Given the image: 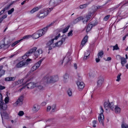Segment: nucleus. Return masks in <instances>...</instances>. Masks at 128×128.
<instances>
[{
	"instance_id": "1",
	"label": "nucleus",
	"mask_w": 128,
	"mask_h": 128,
	"mask_svg": "<svg viewBox=\"0 0 128 128\" xmlns=\"http://www.w3.org/2000/svg\"><path fill=\"white\" fill-rule=\"evenodd\" d=\"M44 78L45 80V82L47 83H54L57 81L58 80L57 76H45Z\"/></svg>"
},
{
	"instance_id": "2",
	"label": "nucleus",
	"mask_w": 128,
	"mask_h": 128,
	"mask_svg": "<svg viewBox=\"0 0 128 128\" xmlns=\"http://www.w3.org/2000/svg\"><path fill=\"white\" fill-rule=\"evenodd\" d=\"M31 60V59L28 58L26 61H21L16 64L15 67L16 68H19L26 66L30 63V62Z\"/></svg>"
},
{
	"instance_id": "3",
	"label": "nucleus",
	"mask_w": 128,
	"mask_h": 128,
	"mask_svg": "<svg viewBox=\"0 0 128 128\" xmlns=\"http://www.w3.org/2000/svg\"><path fill=\"white\" fill-rule=\"evenodd\" d=\"M63 0H50L49 2V5L52 7H54L60 4L62 2Z\"/></svg>"
},
{
	"instance_id": "4",
	"label": "nucleus",
	"mask_w": 128,
	"mask_h": 128,
	"mask_svg": "<svg viewBox=\"0 0 128 128\" xmlns=\"http://www.w3.org/2000/svg\"><path fill=\"white\" fill-rule=\"evenodd\" d=\"M100 108L101 109V113L100 114V116L98 117V120L100 123L102 124H103V121L104 119V116L103 114L104 110L101 106H100Z\"/></svg>"
},
{
	"instance_id": "5",
	"label": "nucleus",
	"mask_w": 128,
	"mask_h": 128,
	"mask_svg": "<svg viewBox=\"0 0 128 128\" xmlns=\"http://www.w3.org/2000/svg\"><path fill=\"white\" fill-rule=\"evenodd\" d=\"M23 100V96H21L14 104V106H21L22 104Z\"/></svg>"
},
{
	"instance_id": "6",
	"label": "nucleus",
	"mask_w": 128,
	"mask_h": 128,
	"mask_svg": "<svg viewBox=\"0 0 128 128\" xmlns=\"http://www.w3.org/2000/svg\"><path fill=\"white\" fill-rule=\"evenodd\" d=\"M25 86H26V87L28 89H32L35 87L37 86L36 84L33 82H30L28 84H27Z\"/></svg>"
},
{
	"instance_id": "7",
	"label": "nucleus",
	"mask_w": 128,
	"mask_h": 128,
	"mask_svg": "<svg viewBox=\"0 0 128 128\" xmlns=\"http://www.w3.org/2000/svg\"><path fill=\"white\" fill-rule=\"evenodd\" d=\"M93 21L92 23H90L88 25L86 31L87 32H88L91 29L92 26H94L97 24V22H96Z\"/></svg>"
},
{
	"instance_id": "8",
	"label": "nucleus",
	"mask_w": 128,
	"mask_h": 128,
	"mask_svg": "<svg viewBox=\"0 0 128 128\" xmlns=\"http://www.w3.org/2000/svg\"><path fill=\"white\" fill-rule=\"evenodd\" d=\"M76 84L80 90H82L85 86V85L84 82L80 80L76 82Z\"/></svg>"
},
{
	"instance_id": "9",
	"label": "nucleus",
	"mask_w": 128,
	"mask_h": 128,
	"mask_svg": "<svg viewBox=\"0 0 128 128\" xmlns=\"http://www.w3.org/2000/svg\"><path fill=\"white\" fill-rule=\"evenodd\" d=\"M52 9V8H44L42 10V12H43V14L46 16L51 12Z\"/></svg>"
},
{
	"instance_id": "10",
	"label": "nucleus",
	"mask_w": 128,
	"mask_h": 128,
	"mask_svg": "<svg viewBox=\"0 0 128 128\" xmlns=\"http://www.w3.org/2000/svg\"><path fill=\"white\" fill-rule=\"evenodd\" d=\"M104 82V78L101 76H100L98 78V80L97 82L98 86L99 87H100L102 85Z\"/></svg>"
},
{
	"instance_id": "11",
	"label": "nucleus",
	"mask_w": 128,
	"mask_h": 128,
	"mask_svg": "<svg viewBox=\"0 0 128 128\" xmlns=\"http://www.w3.org/2000/svg\"><path fill=\"white\" fill-rule=\"evenodd\" d=\"M46 28H44L38 31V32L40 37L43 35L46 32Z\"/></svg>"
},
{
	"instance_id": "12",
	"label": "nucleus",
	"mask_w": 128,
	"mask_h": 128,
	"mask_svg": "<svg viewBox=\"0 0 128 128\" xmlns=\"http://www.w3.org/2000/svg\"><path fill=\"white\" fill-rule=\"evenodd\" d=\"M36 49L33 52L34 56H35V57L36 58H37L38 56H39L40 54H42V50L38 49L36 50Z\"/></svg>"
},
{
	"instance_id": "13",
	"label": "nucleus",
	"mask_w": 128,
	"mask_h": 128,
	"mask_svg": "<svg viewBox=\"0 0 128 128\" xmlns=\"http://www.w3.org/2000/svg\"><path fill=\"white\" fill-rule=\"evenodd\" d=\"M40 108V106L38 104H35L33 106L32 110L33 112H36L39 110Z\"/></svg>"
},
{
	"instance_id": "14",
	"label": "nucleus",
	"mask_w": 128,
	"mask_h": 128,
	"mask_svg": "<svg viewBox=\"0 0 128 128\" xmlns=\"http://www.w3.org/2000/svg\"><path fill=\"white\" fill-rule=\"evenodd\" d=\"M7 104L5 103L3 101L1 102H0V107L1 110H6L7 107Z\"/></svg>"
},
{
	"instance_id": "15",
	"label": "nucleus",
	"mask_w": 128,
	"mask_h": 128,
	"mask_svg": "<svg viewBox=\"0 0 128 128\" xmlns=\"http://www.w3.org/2000/svg\"><path fill=\"white\" fill-rule=\"evenodd\" d=\"M36 48H37L36 47L33 48L32 49H30L29 51L27 52L25 54L28 57L31 54L33 53V52L34 51Z\"/></svg>"
},
{
	"instance_id": "16",
	"label": "nucleus",
	"mask_w": 128,
	"mask_h": 128,
	"mask_svg": "<svg viewBox=\"0 0 128 128\" xmlns=\"http://www.w3.org/2000/svg\"><path fill=\"white\" fill-rule=\"evenodd\" d=\"M3 43L2 44H0V49L4 48H8L9 46V45L8 44H5V38L2 40Z\"/></svg>"
},
{
	"instance_id": "17",
	"label": "nucleus",
	"mask_w": 128,
	"mask_h": 128,
	"mask_svg": "<svg viewBox=\"0 0 128 128\" xmlns=\"http://www.w3.org/2000/svg\"><path fill=\"white\" fill-rule=\"evenodd\" d=\"M88 38V36H85L84 37L82 42L80 46H81L82 47L83 46L87 41Z\"/></svg>"
},
{
	"instance_id": "18",
	"label": "nucleus",
	"mask_w": 128,
	"mask_h": 128,
	"mask_svg": "<svg viewBox=\"0 0 128 128\" xmlns=\"http://www.w3.org/2000/svg\"><path fill=\"white\" fill-rule=\"evenodd\" d=\"M62 42L60 40L57 42H56L55 44H53L52 45V47L53 48H55L56 47H60L62 44Z\"/></svg>"
},
{
	"instance_id": "19",
	"label": "nucleus",
	"mask_w": 128,
	"mask_h": 128,
	"mask_svg": "<svg viewBox=\"0 0 128 128\" xmlns=\"http://www.w3.org/2000/svg\"><path fill=\"white\" fill-rule=\"evenodd\" d=\"M42 10H41L40 12L37 15V17H38L39 18H44L45 17L43 12H42Z\"/></svg>"
},
{
	"instance_id": "20",
	"label": "nucleus",
	"mask_w": 128,
	"mask_h": 128,
	"mask_svg": "<svg viewBox=\"0 0 128 128\" xmlns=\"http://www.w3.org/2000/svg\"><path fill=\"white\" fill-rule=\"evenodd\" d=\"M0 114L2 118L3 117H8V114L5 112L1 111L0 112Z\"/></svg>"
},
{
	"instance_id": "21",
	"label": "nucleus",
	"mask_w": 128,
	"mask_h": 128,
	"mask_svg": "<svg viewBox=\"0 0 128 128\" xmlns=\"http://www.w3.org/2000/svg\"><path fill=\"white\" fill-rule=\"evenodd\" d=\"M69 79V76L67 74H65L64 76V81L66 82L68 81Z\"/></svg>"
},
{
	"instance_id": "22",
	"label": "nucleus",
	"mask_w": 128,
	"mask_h": 128,
	"mask_svg": "<svg viewBox=\"0 0 128 128\" xmlns=\"http://www.w3.org/2000/svg\"><path fill=\"white\" fill-rule=\"evenodd\" d=\"M127 62L126 59L124 57H122L121 59V64L122 66H124L125 64H126Z\"/></svg>"
},
{
	"instance_id": "23",
	"label": "nucleus",
	"mask_w": 128,
	"mask_h": 128,
	"mask_svg": "<svg viewBox=\"0 0 128 128\" xmlns=\"http://www.w3.org/2000/svg\"><path fill=\"white\" fill-rule=\"evenodd\" d=\"M104 105L106 110H109V103L108 104V102H104Z\"/></svg>"
},
{
	"instance_id": "24",
	"label": "nucleus",
	"mask_w": 128,
	"mask_h": 128,
	"mask_svg": "<svg viewBox=\"0 0 128 128\" xmlns=\"http://www.w3.org/2000/svg\"><path fill=\"white\" fill-rule=\"evenodd\" d=\"M4 80L6 81H11L15 80V78L14 77H8L5 78Z\"/></svg>"
},
{
	"instance_id": "25",
	"label": "nucleus",
	"mask_w": 128,
	"mask_h": 128,
	"mask_svg": "<svg viewBox=\"0 0 128 128\" xmlns=\"http://www.w3.org/2000/svg\"><path fill=\"white\" fill-rule=\"evenodd\" d=\"M90 3H86L85 4H84L82 5H80L79 6V8L80 9H83L84 8H86L90 4Z\"/></svg>"
},
{
	"instance_id": "26",
	"label": "nucleus",
	"mask_w": 128,
	"mask_h": 128,
	"mask_svg": "<svg viewBox=\"0 0 128 128\" xmlns=\"http://www.w3.org/2000/svg\"><path fill=\"white\" fill-rule=\"evenodd\" d=\"M42 60H40L37 63L35 64L34 66L37 69L40 66V65L42 61Z\"/></svg>"
},
{
	"instance_id": "27",
	"label": "nucleus",
	"mask_w": 128,
	"mask_h": 128,
	"mask_svg": "<svg viewBox=\"0 0 128 128\" xmlns=\"http://www.w3.org/2000/svg\"><path fill=\"white\" fill-rule=\"evenodd\" d=\"M32 38L34 39H36L40 37L39 35L37 32L34 34L32 36Z\"/></svg>"
},
{
	"instance_id": "28",
	"label": "nucleus",
	"mask_w": 128,
	"mask_h": 128,
	"mask_svg": "<svg viewBox=\"0 0 128 128\" xmlns=\"http://www.w3.org/2000/svg\"><path fill=\"white\" fill-rule=\"evenodd\" d=\"M114 111L116 113H119L120 112V109L118 106H116L115 108Z\"/></svg>"
},
{
	"instance_id": "29",
	"label": "nucleus",
	"mask_w": 128,
	"mask_h": 128,
	"mask_svg": "<svg viewBox=\"0 0 128 128\" xmlns=\"http://www.w3.org/2000/svg\"><path fill=\"white\" fill-rule=\"evenodd\" d=\"M109 107L111 110H113L115 109V106L113 103L111 102V103H109Z\"/></svg>"
},
{
	"instance_id": "30",
	"label": "nucleus",
	"mask_w": 128,
	"mask_h": 128,
	"mask_svg": "<svg viewBox=\"0 0 128 128\" xmlns=\"http://www.w3.org/2000/svg\"><path fill=\"white\" fill-rule=\"evenodd\" d=\"M122 128H128V125L124 122H123L121 124Z\"/></svg>"
},
{
	"instance_id": "31",
	"label": "nucleus",
	"mask_w": 128,
	"mask_h": 128,
	"mask_svg": "<svg viewBox=\"0 0 128 128\" xmlns=\"http://www.w3.org/2000/svg\"><path fill=\"white\" fill-rule=\"evenodd\" d=\"M67 94L68 96L70 97L72 96V90L69 88L68 89L67 92Z\"/></svg>"
},
{
	"instance_id": "32",
	"label": "nucleus",
	"mask_w": 128,
	"mask_h": 128,
	"mask_svg": "<svg viewBox=\"0 0 128 128\" xmlns=\"http://www.w3.org/2000/svg\"><path fill=\"white\" fill-rule=\"evenodd\" d=\"M104 54V53L102 51H101L99 52L98 54V57L100 58H102Z\"/></svg>"
},
{
	"instance_id": "33",
	"label": "nucleus",
	"mask_w": 128,
	"mask_h": 128,
	"mask_svg": "<svg viewBox=\"0 0 128 128\" xmlns=\"http://www.w3.org/2000/svg\"><path fill=\"white\" fill-rule=\"evenodd\" d=\"M39 9V8L38 7H35L30 11V12L31 13H33L36 11L38 10Z\"/></svg>"
},
{
	"instance_id": "34",
	"label": "nucleus",
	"mask_w": 128,
	"mask_h": 128,
	"mask_svg": "<svg viewBox=\"0 0 128 128\" xmlns=\"http://www.w3.org/2000/svg\"><path fill=\"white\" fill-rule=\"evenodd\" d=\"M70 26H68L66 28L64 29L62 31V32L63 33H64L66 32L68 30L69 28L70 27Z\"/></svg>"
},
{
	"instance_id": "35",
	"label": "nucleus",
	"mask_w": 128,
	"mask_h": 128,
	"mask_svg": "<svg viewBox=\"0 0 128 128\" xmlns=\"http://www.w3.org/2000/svg\"><path fill=\"white\" fill-rule=\"evenodd\" d=\"M52 108V112H54L56 108V104H54L52 105L51 108Z\"/></svg>"
},
{
	"instance_id": "36",
	"label": "nucleus",
	"mask_w": 128,
	"mask_h": 128,
	"mask_svg": "<svg viewBox=\"0 0 128 128\" xmlns=\"http://www.w3.org/2000/svg\"><path fill=\"white\" fill-rule=\"evenodd\" d=\"M92 15V13L90 12L86 16L85 18L86 19L88 20L90 19V18Z\"/></svg>"
},
{
	"instance_id": "37",
	"label": "nucleus",
	"mask_w": 128,
	"mask_h": 128,
	"mask_svg": "<svg viewBox=\"0 0 128 128\" xmlns=\"http://www.w3.org/2000/svg\"><path fill=\"white\" fill-rule=\"evenodd\" d=\"M121 75V74L120 73H119L117 76V79L116 80V81L117 82H119L121 79L120 77V76Z\"/></svg>"
},
{
	"instance_id": "38",
	"label": "nucleus",
	"mask_w": 128,
	"mask_h": 128,
	"mask_svg": "<svg viewBox=\"0 0 128 128\" xmlns=\"http://www.w3.org/2000/svg\"><path fill=\"white\" fill-rule=\"evenodd\" d=\"M54 39H52L51 40H50L47 43V44L48 46H50L52 45L54 43Z\"/></svg>"
},
{
	"instance_id": "39",
	"label": "nucleus",
	"mask_w": 128,
	"mask_h": 128,
	"mask_svg": "<svg viewBox=\"0 0 128 128\" xmlns=\"http://www.w3.org/2000/svg\"><path fill=\"white\" fill-rule=\"evenodd\" d=\"M22 39H21L20 40L14 42L13 44H12V47L14 46L16 44H18L19 42L20 41H21Z\"/></svg>"
},
{
	"instance_id": "40",
	"label": "nucleus",
	"mask_w": 128,
	"mask_h": 128,
	"mask_svg": "<svg viewBox=\"0 0 128 128\" xmlns=\"http://www.w3.org/2000/svg\"><path fill=\"white\" fill-rule=\"evenodd\" d=\"M62 36L63 38L61 39V40L60 41L62 42L63 43V42H64L66 38V36L65 35H62Z\"/></svg>"
},
{
	"instance_id": "41",
	"label": "nucleus",
	"mask_w": 128,
	"mask_h": 128,
	"mask_svg": "<svg viewBox=\"0 0 128 128\" xmlns=\"http://www.w3.org/2000/svg\"><path fill=\"white\" fill-rule=\"evenodd\" d=\"M113 50H117L119 49V48L118 47V45L116 44L115 46H113Z\"/></svg>"
},
{
	"instance_id": "42",
	"label": "nucleus",
	"mask_w": 128,
	"mask_h": 128,
	"mask_svg": "<svg viewBox=\"0 0 128 128\" xmlns=\"http://www.w3.org/2000/svg\"><path fill=\"white\" fill-rule=\"evenodd\" d=\"M4 101L6 104L8 103L9 100V97L8 96L6 97L4 99Z\"/></svg>"
},
{
	"instance_id": "43",
	"label": "nucleus",
	"mask_w": 128,
	"mask_h": 128,
	"mask_svg": "<svg viewBox=\"0 0 128 128\" xmlns=\"http://www.w3.org/2000/svg\"><path fill=\"white\" fill-rule=\"evenodd\" d=\"M23 81V79H22L21 80H19L18 81H17L16 82V84H21L22 83V82Z\"/></svg>"
},
{
	"instance_id": "44",
	"label": "nucleus",
	"mask_w": 128,
	"mask_h": 128,
	"mask_svg": "<svg viewBox=\"0 0 128 128\" xmlns=\"http://www.w3.org/2000/svg\"><path fill=\"white\" fill-rule=\"evenodd\" d=\"M54 22H53L50 23V24L47 25L46 26V27L45 28H46V30H47L48 29V27L52 26V24H54Z\"/></svg>"
},
{
	"instance_id": "45",
	"label": "nucleus",
	"mask_w": 128,
	"mask_h": 128,
	"mask_svg": "<svg viewBox=\"0 0 128 128\" xmlns=\"http://www.w3.org/2000/svg\"><path fill=\"white\" fill-rule=\"evenodd\" d=\"M14 8H12L10 10H8V14H12V13L14 11Z\"/></svg>"
},
{
	"instance_id": "46",
	"label": "nucleus",
	"mask_w": 128,
	"mask_h": 128,
	"mask_svg": "<svg viewBox=\"0 0 128 128\" xmlns=\"http://www.w3.org/2000/svg\"><path fill=\"white\" fill-rule=\"evenodd\" d=\"M90 52L89 50H87L84 53V55L88 56H90Z\"/></svg>"
},
{
	"instance_id": "47",
	"label": "nucleus",
	"mask_w": 128,
	"mask_h": 128,
	"mask_svg": "<svg viewBox=\"0 0 128 128\" xmlns=\"http://www.w3.org/2000/svg\"><path fill=\"white\" fill-rule=\"evenodd\" d=\"M10 6V4L7 5L5 8L3 10L4 11H5L7 10L9 8Z\"/></svg>"
},
{
	"instance_id": "48",
	"label": "nucleus",
	"mask_w": 128,
	"mask_h": 128,
	"mask_svg": "<svg viewBox=\"0 0 128 128\" xmlns=\"http://www.w3.org/2000/svg\"><path fill=\"white\" fill-rule=\"evenodd\" d=\"M24 114V112L22 111H20L18 114L20 116H22Z\"/></svg>"
},
{
	"instance_id": "49",
	"label": "nucleus",
	"mask_w": 128,
	"mask_h": 128,
	"mask_svg": "<svg viewBox=\"0 0 128 128\" xmlns=\"http://www.w3.org/2000/svg\"><path fill=\"white\" fill-rule=\"evenodd\" d=\"M37 68L34 66L31 68V72H33Z\"/></svg>"
},
{
	"instance_id": "50",
	"label": "nucleus",
	"mask_w": 128,
	"mask_h": 128,
	"mask_svg": "<svg viewBox=\"0 0 128 128\" xmlns=\"http://www.w3.org/2000/svg\"><path fill=\"white\" fill-rule=\"evenodd\" d=\"M116 58L117 60H119L120 59L121 60V59L122 58V57H121L120 55H117L116 56Z\"/></svg>"
},
{
	"instance_id": "51",
	"label": "nucleus",
	"mask_w": 128,
	"mask_h": 128,
	"mask_svg": "<svg viewBox=\"0 0 128 128\" xmlns=\"http://www.w3.org/2000/svg\"><path fill=\"white\" fill-rule=\"evenodd\" d=\"M31 37V36L30 35H28L24 36L23 38L24 39H28Z\"/></svg>"
},
{
	"instance_id": "52",
	"label": "nucleus",
	"mask_w": 128,
	"mask_h": 128,
	"mask_svg": "<svg viewBox=\"0 0 128 128\" xmlns=\"http://www.w3.org/2000/svg\"><path fill=\"white\" fill-rule=\"evenodd\" d=\"M110 17L109 15H107L106 16H105L104 18V20L105 21H106Z\"/></svg>"
},
{
	"instance_id": "53",
	"label": "nucleus",
	"mask_w": 128,
	"mask_h": 128,
	"mask_svg": "<svg viewBox=\"0 0 128 128\" xmlns=\"http://www.w3.org/2000/svg\"><path fill=\"white\" fill-rule=\"evenodd\" d=\"M72 30L70 31L68 34V36H72Z\"/></svg>"
},
{
	"instance_id": "54",
	"label": "nucleus",
	"mask_w": 128,
	"mask_h": 128,
	"mask_svg": "<svg viewBox=\"0 0 128 128\" xmlns=\"http://www.w3.org/2000/svg\"><path fill=\"white\" fill-rule=\"evenodd\" d=\"M89 56H88L84 55V60H86L87 59L89 58Z\"/></svg>"
},
{
	"instance_id": "55",
	"label": "nucleus",
	"mask_w": 128,
	"mask_h": 128,
	"mask_svg": "<svg viewBox=\"0 0 128 128\" xmlns=\"http://www.w3.org/2000/svg\"><path fill=\"white\" fill-rule=\"evenodd\" d=\"M60 34H58V35L56 36L54 38H53V39H54V40H57L58 38L60 36Z\"/></svg>"
},
{
	"instance_id": "56",
	"label": "nucleus",
	"mask_w": 128,
	"mask_h": 128,
	"mask_svg": "<svg viewBox=\"0 0 128 128\" xmlns=\"http://www.w3.org/2000/svg\"><path fill=\"white\" fill-rule=\"evenodd\" d=\"M43 87L42 86H38V88L39 90H42L43 89Z\"/></svg>"
},
{
	"instance_id": "57",
	"label": "nucleus",
	"mask_w": 128,
	"mask_h": 128,
	"mask_svg": "<svg viewBox=\"0 0 128 128\" xmlns=\"http://www.w3.org/2000/svg\"><path fill=\"white\" fill-rule=\"evenodd\" d=\"M51 108V106H48L47 108V111L49 112Z\"/></svg>"
},
{
	"instance_id": "58",
	"label": "nucleus",
	"mask_w": 128,
	"mask_h": 128,
	"mask_svg": "<svg viewBox=\"0 0 128 128\" xmlns=\"http://www.w3.org/2000/svg\"><path fill=\"white\" fill-rule=\"evenodd\" d=\"M47 104V102H43L41 104V105L42 106H45Z\"/></svg>"
},
{
	"instance_id": "59",
	"label": "nucleus",
	"mask_w": 128,
	"mask_h": 128,
	"mask_svg": "<svg viewBox=\"0 0 128 128\" xmlns=\"http://www.w3.org/2000/svg\"><path fill=\"white\" fill-rule=\"evenodd\" d=\"M28 57L25 54L22 56V58L23 59H25L26 58Z\"/></svg>"
},
{
	"instance_id": "60",
	"label": "nucleus",
	"mask_w": 128,
	"mask_h": 128,
	"mask_svg": "<svg viewBox=\"0 0 128 128\" xmlns=\"http://www.w3.org/2000/svg\"><path fill=\"white\" fill-rule=\"evenodd\" d=\"M77 18L79 21H80L81 20H83L84 19L82 16H80L78 17Z\"/></svg>"
},
{
	"instance_id": "61",
	"label": "nucleus",
	"mask_w": 128,
	"mask_h": 128,
	"mask_svg": "<svg viewBox=\"0 0 128 128\" xmlns=\"http://www.w3.org/2000/svg\"><path fill=\"white\" fill-rule=\"evenodd\" d=\"M119 6H116L114 7H113L110 9V10H113L116 9V8H117Z\"/></svg>"
},
{
	"instance_id": "62",
	"label": "nucleus",
	"mask_w": 128,
	"mask_h": 128,
	"mask_svg": "<svg viewBox=\"0 0 128 128\" xmlns=\"http://www.w3.org/2000/svg\"><path fill=\"white\" fill-rule=\"evenodd\" d=\"M84 20L83 21V23L84 24H86L87 23L88 20L86 19L85 18H84Z\"/></svg>"
},
{
	"instance_id": "63",
	"label": "nucleus",
	"mask_w": 128,
	"mask_h": 128,
	"mask_svg": "<svg viewBox=\"0 0 128 128\" xmlns=\"http://www.w3.org/2000/svg\"><path fill=\"white\" fill-rule=\"evenodd\" d=\"M2 94H0V102H2L3 101L2 100Z\"/></svg>"
},
{
	"instance_id": "64",
	"label": "nucleus",
	"mask_w": 128,
	"mask_h": 128,
	"mask_svg": "<svg viewBox=\"0 0 128 128\" xmlns=\"http://www.w3.org/2000/svg\"><path fill=\"white\" fill-rule=\"evenodd\" d=\"M79 21L78 20L77 18L74 21V24H76L77 23V22H79Z\"/></svg>"
}]
</instances>
